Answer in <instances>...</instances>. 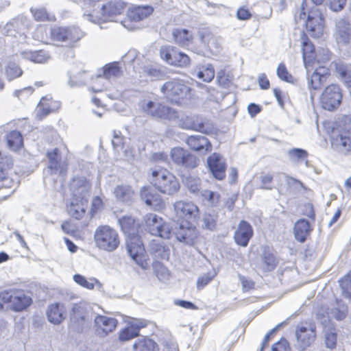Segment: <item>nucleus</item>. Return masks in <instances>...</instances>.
Returning a JSON list of instances; mask_svg holds the SVG:
<instances>
[{
    "label": "nucleus",
    "instance_id": "473e14b6",
    "mask_svg": "<svg viewBox=\"0 0 351 351\" xmlns=\"http://www.w3.org/2000/svg\"><path fill=\"white\" fill-rule=\"evenodd\" d=\"M208 166L213 173L215 176L217 173H224L226 170V163L224 159L218 154L214 153L207 159Z\"/></svg>",
    "mask_w": 351,
    "mask_h": 351
},
{
    "label": "nucleus",
    "instance_id": "37998d69",
    "mask_svg": "<svg viewBox=\"0 0 351 351\" xmlns=\"http://www.w3.org/2000/svg\"><path fill=\"white\" fill-rule=\"evenodd\" d=\"M121 229L124 233L132 234L135 230V219L129 215H124L118 219Z\"/></svg>",
    "mask_w": 351,
    "mask_h": 351
},
{
    "label": "nucleus",
    "instance_id": "4468645a",
    "mask_svg": "<svg viewBox=\"0 0 351 351\" xmlns=\"http://www.w3.org/2000/svg\"><path fill=\"white\" fill-rule=\"evenodd\" d=\"M306 27L311 36L319 38L324 30V18L320 11L314 8L308 12L306 16Z\"/></svg>",
    "mask_w": 351,
    "mask_h": 351
},
{
    "label": "nucleus",
    "instance_id": "a878e982",
    "mask_svg": "<svg viewBox=\"0 0 351 351\" xmlns=\"http://www.w3.org/2000/svg\"><path fill=\"white\" fill-rule=\"evenodd\" d=\"M65 308L63 304L54 303L50 304L47 310V317L49 322L60 324L65 318Z\"/></svg>",
    "mask_w": 351,
    "mask_h": 351
},
{
    "label": "nucleus",
    "instance_id": "864d4df0",
    "mask_svg": "<svg viewBox=\"0 0 351 351\" xmlns=\"http://www.w3.org/2000/svg\"><path fill=\"white\" fill-rule=\"evenodd\" d=\"M66 27H55L51 29L50 35L53 40L66 43Z\"/></svg>",
    "mask_w": 351,
    "mask_h": 351
},
{
    "label": "nucleus",
    "instance_id": "2f4dec72",
    "mask_svg": "<svg viewBox=\"0 0 351 351\" xmlns=\"http://www.w3.org/2000/svg\"><path fill=\"white\" fill-rule=\"evenodd\" d=\"M172 36L176 44L183 47L190 45L193 38L191 32L182 28L173 29L172 31Z\"/></svg>",
    "mask_w": 351,
    "mask_h": 351
},
{
    "label": "nucleus",
    "instance_id": "de8ad7c7",
    "mask_svg": "<svg viewBox=\"0 0 351 351\" xmlns=\"http://www.w3.org/2000/svg\"><path fill=\"white\" fill-rule=\"evenodd\" d=\"M141 327H143V326H134V325H132L131 326L125 328L119 333V340L121 341H126L137 337Z\"/></svg>",
    "mask_w": 351,
    "mask_h": 351
},
{
    "label": "nucleus",
    "instance_id": "3c124183",
    "mask_svg": "<svg viewBox=\"0 0 351 351\" xmlns=\"http://www.w3.org/2000/svg\"><path fill=\"white\" fill-rule=\"evenodd\" d=\"M73 278L77 284L88 289H93L95 287V284L98 282L97 280L95 278L87 280L84 276L80 274H75Z\"/></svg>",
    "mask_w": 351,
    "mask_h": 351
},
{
    "label": "nucleus",
    "instance_id": "e433bc0d",
    "mask_svg": "<svg viewBox=\"0 0 351 351\" xmlns=\"http://www.w3.org/2000/svg\"><path fill=\"white\" fill-rule=\"evenodd\" d=\"M116 198L123 202H130L134 195L131 187L128 185H119L114 191Z\"/></svg>",
    "mask_w": 351,
    "mask_h": 351
},
{
    "label": "nucleus",
    "instance_id": "e2e57ef3",
    "mask_svg": "<svg viewBox=\"0 0 351 351\" xmlns=\"http://www.w3.org/2000/svg\"><path fill=\"white\" fill-rule=\"evenodd\" d=\"M346 3V0H326L324 5L334 12H339L344 8Z\"/></svg>",
    "mask_w": 351,
    "mask_h": 351
},
{
    "label": "nucleus",
    "instance_id": "603ef678",
    "mask_svg": "<svg viewBox=\"0 0 351 351\" xmlns=\"http://www.w3.org/2000/svg\"><path fill=\"white\" fill-rule=\"evenodd\" d=\"M182 182L186 186L188 189L193 193H196L199 191L200 180L199 177H183Z\"/></svg>",
    "mask_w": 351,
    "mask_h": 351
},
{
    "label": "nucleus",
    "instance_id": "9d476101",
    "mask_svg": "<svg viewBox=\"0 0 351 351\" xmlns=\"http://www.w3.org/2000/svg\"><path fill=\"white\" fill-rule=\"evenodd\" d=\"M330 142L332 149L336 152L344 155L351 154V130H333Z\"/></svg>",
    "mask_w": 351,
    "mask_h": 351
},
{
    "label": "nucleus",
    "instance_id": "c85d7f7f",
    "mask_svg": "<svg viewBox=\"0 0 351 351\" xmlns=\"http://www.w3.org/2000/svg\"><path fill=\"white\" fill-rule=\"evenodd\" d=\"M47 156L49 159V165L47 169V173L51 175L63 173L60 163V156L59 149L58 148H54L52 150H49L47 152Z\"/></svg>",
    "mask_w": 351,
    "mask_h": 351
},
{
    "label": "nucleus",
    "instance_id": "69168bd1",
    "mask_svg": "<svg viewBox=\"0 0 351 351\" xmlns=\"http://www.w3.org/2000/svg\"><path fill=\"white\" fill-rule=\"evenodd\" d=\"M289 349V343L288 341L283 337L271 346L272 351H287Z\"/></svg>",
    "mask_w": 351,
    "mask_h": 351
},
{
    "label": "nucleus",
    "instance_id": "f03ea898",
    "mask_svg": "<svg viewBox=\"0 0 351 351\" xmlns=\"http://www.w3.org/2000/svg\"><path fill=\"white\" fill-rule=\"evenodd\" d=\"M127 3L123 0H114L103 5L98 13L84 14L83 17L93 23L99 24L102 28L101 23L112 21L114 16L122 14L125 10Z\"/></svg>",
    "mask_w": 351,
    "mask_h": 351
},
{
    "label": "nucleus",
    "instance_id": "a18cd8bd",
    "mask_svg": "<svg viewBox=\"0 0 351 351\" xmlns=\"http://www.w3.org/2000/svg\"><path fill=\"white\" fill-rule=\"evenodd\" d=\"M172 122L176 123L180 128L183 129H191L202 132H204V124H195L191 121V119L189 117H186L185 120H184L183 118L179 119V116L178 115L177 120Z\"/></svg>",
    "mask_w": 351,
    "mask_h": 351
},
{
    "label": "nucleus",
    "instance_id": "0eeeda50",
    "mask_svg": "<svg viewBox=\"0 0 351 351\" xmlns=\"http://www.w3.org/2000/svg\"><path fill=\"white\" fill-rule=\"evenodd\" d=\"M143 221L145 230L152 235L165 239L170 238L169 226L161 217L154 213H149L144 216Z\"/></svg>",
    "mask_w": 351,
    "mask_h": 351
},
{
    "label": "nucleus",
    "instance_id": "79ce46f5",
    "mask_svg": "<svg viewBox=\"0 0 351 351\" xmlns=\"http://www.w3.org/2000/svg\"><path fill=\"white\" fill-rule=\"evenodd\" d=\"M201 195L203 197V201L207 206L210 207H216L219 206L221 198L219 193L211 191L204 190L201 192Z\"/></svg>",
    "mask_w": 351,
    "mask_h": 351
},
{
    "label": "nucleus",
    "instance_id": "1a4fd4ad",
    "mask_svg": "<svg viewBox=\"0 0 351 351\" xmlns=\"http://www.w3.org/2000/svg\"><path fill=\"white\" fill-rule=\"evenodd\" d=\"M127 249L133 261L143 269H147L149 264L147 260L145 248L141 238L131 236L127 241Z\"/></svg>",
    "mask_w": 351,
    "mask_h": 351
},
{
    "label": "nucleus",
    "instance_id": "ea45409f",
    "mask_svg": "<svg viewBox=\"0 0 351 351\" xmlns=\"http://www.w3.org/2000/svg\"><path fill=\"white\" fill-rule=\"evenodd\" d=\"M178 51L177 48L172 46H162L160 49V56L163 60L174 66V59H176V56Z\"/></svg>",
    "mask_w": 351,
    "mask_h": 351
},
{
    "label": "nucleus",
    "instance_id": "49530a36",
    "mask_svg": "<svg viewBox=\"0 0 351 351\" xmlns=\"http://www.w3.org/2000/svg\"><path fill=\"white\" fill-rule=\"evenodd\" d=\"M83 32L77 27H66V43L73 45L83 37Z\"/></svg>",
    "mask_w": 351,
    "mask_h": 351
},
{
    "label": "nucleus",
    "instance_id": "f704fd0d",
    "mask_svg": "<svg viewBox=\"0 0 351 351\" xmlns=\"http://www.w3.org/2000/svg\"><path fill=\"white\" fill-rule=\"evenodd\" d=\"M133 348L134 351H158L157 343L146 337L138 339L134 343Z\"/></svg>",
    "mask_w": 351,
    "mask_h": 351
},
{
    "label": "nucleus",
    "instance_id": "774afa93",
    "mask_svg": "<svg viewBox=\"0 0 351 351\" xmlns=\"http://www.w3.org/2000/svg\"><path fill=\"white\" fill-rule=\"evenodd\" d=\"M348 313L347 306H342L339 308H335L332 311V314L337 320H343Z\"/></svg>",
    "mask_w": 351,
    "mask_h": 351
},
{
    "label": "nucleus",
    "instance_id": "412c9836",
    "mask_svg": "<svg viewBox=\"0 0 351 351\" xmlns=\"http://www.w3.org/2000/svg\"><path fill=\"white\" fill-rule=\"evenodd\" d=\"M253 233L252 226L246 221L242 220L234 234V239L238 245L246 247L252 237Z\"/></svg>",
    "mask_w": 351,
    "mask_h": 351
},
{
    "label": "nucleus",
    "instance_id": "39448f33",
    "mask_svg": "<svg viewBox=\"0 0 351 351\" xmlns=\"http://www.w3.org/2000/svg\"><path fill=\"white\" fill-rule=\"evenodd\" d=\"M84 178L85 177H73L72 183L71 184V189H73L75 185L82 182V185L73 191L74 196L81 197L80 203L72 202L68 207L69 214L76 219L82 218L86 212V205L83 200L90 189V185L85 181Z\"/></svg>",
    "mask_w": 351,
    "mask_h": 351
},
{
    "label": "nucleus",
    "instance_id": "6e6552de",
    "mask_svg": "<svg viewBox=\"0 0 351 351\" xmlns=\"http://www.w3.org/2000/svg\"><path fill=\"white\" fill-rule=\"evenodd\" d=\"M173 208L176 217L189 224H193L199 217V208L191 201H177Z\"/></svg>",
    "mask_w": 351,
    "mask_h": 351
},
{
    "label": "nucleus",
    "instance_id": "bb28decb",
    "mask_svg": "<svg viewBox=\"0 0 351 351\" xmlns=\"http://www.w3.org/2000/svg\"><path fill=\"white\" fill-rule=\"evenodd\" d=\"M25 27L23 21L20 19H14L11 22L8 23L3 27V33L7 36L19 38V41L24 39V30Z\"/></svg>",
    "mask_w": 351,
    "mask_h": 351
},
{
    "label": "nucleus",
    "instance_id": "2eb2a0df",
    "mask_svg": "<svg viewBox=\"0 0 351 351\" xmlns=\"http://www.w3.org/2000/svg\"><path fill=\"white\" fill-rule=\"evenodd\" d=\"M150 183L164 194L173 195L180 189L176 177H151Z\"/></svg>",
    "mask_w": 351,
    "mask_h": 351
},
{
    "label": "nucleus",
    "instance_id": "f3484780",
    "mask_svg": "<svg viewBox=\"0 0 351 351\" xmlns=\"http://www.w3.org/2000/svg\"><path fill=\"white\" fill-rule=\"evenodd\" d=\"M333 37L338 45H347L351 43V27L346 19H340L336 21Z\"/></svg>",
    "mask_w": 351,
    "mask_h": 351
},
{
    "label": "nucleus",
    "instance_id": "6e6d98bb",
    "mask_svg": "<svg viewBox=\"0 0 351 351\" xmlns=\"http://www.w3.org/2000/svg\"><path fill=\"white\" fill-rule=\"evenodd\" d=\"M216 275L217 272L215 270H213L199 276L197 280L196 284L197 289H202L205 287Z\"/></svg>",
    "mask_w": 351,
    "mask_h": 351
},
{
    "label": "nucleus",
    "instance_id": "0e129e2a",
    "mask_svg": "<svg viewBox=\"0 0 351 351\" xmlns=\"http://www.w3.org/2000/svg\"><path fill=\"white\" fill-rule=\"evenodd\" d=\"M278 77L285 82H291L292 76L289 73L286 66L283 63L279 64L276 71Z\"/></svg>",
    "mask_w": 351,
    "mask_h": 351
},
{
    "label": "nucleus",
    "instance_id": "a211bd4d",
    "mask_svg": "<svg viewBox=\"0 0 351 351\" xmlns=\"http://www.w3.org/2000/svg\"><path fill=\"white\" fill-rule=\"evenodd\" d=\"M90 320L91 317L89 315V311L84 306L75 304L73 306L71 322L73 328L76 331L82 330L84 326L88 324Z\"/></svg>",
    "mask_w": 351,
    "mask_h": 351
},
{
    "label": "nucleus",
    "instance_id": "58836bf2",
    "mask_svg": "<svg viewBox=\"0 0 351 351\" xmlns=\"http://www.w3.org/2000/svg\"><path fill=\"white\" fill-rule=\"evenodd\" d=\"M7 143L10 149L18 151L23 145L21 134L17 131H12L7 135Z\"/></svg>",
    "mask_w": 351,
    "mask_h": 351
},
{
    "label": "nucleus",
    "instance_id": "8fccbe9b",
    "mask_svg": "<svg viewBox=\"0 0 351 351\" xmlns=\"http://www.w3.org/2000/svg\"><path fill=\"white\" fill-rule=\"evenodd\" d=\"M5 76L10 81L20 77L23 71L15 62H9L5 68Z\"/></svg>",
    "mask_w": 351,
    "mask_h": 351
},
{
    "label": "nucleus",
    "instance_id": "7c9ffc66",
    "mask_svg": "<svg viewBox=\"0 0 351 351\" xmlns=\"http://www.w3.org/2000/svg\"><path fill=\"white\" fill-rule=\"evenodd\" d=\"M215 69L212 64H199L194 68L193 75L205 82H210L215 77Z\"/></svg>",
    "mask_w": 351,
    "mask_h": 351
},
{
    "label": "nucleus",
    "instance_id": "7ed1b4c3",
    "mask_svg": "<svg viewBox=\"0 0 351 351\" xmlns=\"http://www.w3.org/2000/svg\"><path fill=\"white\" fill-rule=\"evenodd\" d=\"M139 105L143 112L147 116L162 121H176L177 120L178 112L159 102L143 99Z\"/></svg>",
    "mask_w": 351,
    "mask_h": 351
},
{
    "label": "nucleus",
    "instance_id": "052dcab7",
    "mask_svg": "<svg viewBox=\"0 0 351 351\" xmlns=\"http://www.w3.org/2000/svg\"><path fill=\"white\" fill-rule=\"evenodd\" d=\"M176 57V59H174V66L184 67L189 65L190 58L186 53L178 50Z\"/></svg>",
    "mask_w": 351,
    "mask_h": 351
},
{
    "label": "nucleus",
    "instance_id": "c03bdc74",
    "mask_svg": "<svg viewBox=\"0 0 351 351\" xmlns=\"http://www.w3.org/2000/svg\"><path fill=\"white\" fill-rule=\"evenodd\" d=\"M23 55L25 58L36 63H45L49 58L48 53L43 50L24 52Z\"/></svg>",
    "mask_w": 351,
    "mask_h": 351
},
{
    "label": "nucleus",
    "instance_id": "5701e85b",
    "mask_svg": "<svg viewBox=\"0 0 351 351\" xmlns=\"http://www.w3.org/2000/svg\"><path fill=\"white\" fill-rule=\"evenodd\" d=\"M154 12V8L151 5H136L127 11L128 19L131 22H138L149 17Z\"/></svg>",
    "mask_w": 351,
    "mask_h": 351
},
{
    "label": "nucleus",
    "instance_id": "6ab92c4d",
    "mask_svg": "<svg viewBox=\"0 0 351 351\" xmlns=\"http://www.w3.org/2000/svg\"><path fill=\"white\" fill-rule=\"evenodd\" d=\"M95 332L99 337H105L117 327V320L114 317L98 315L95 319Z\"/></svg>",
    "mask_w": 351,
    "mask_h": 351
},
{
    "label": "nucleus",
    "instance_id": "72a5a7b5",
    "mask_svg": "<svg viewBox=\"0 0 351 351\" xmlns=\"http://www.w3.org/2000/svg\"><path fill=\"white\" fill-rule=\"evenodd\" d=\"M186 143L195 151H201L204 149L208 150L211 146L208 140L202 135L190 136L186 138Z\"/></svg>",
    "mask_w": 351,
    "mask_h": 351
},
{
    "label": "nucleus",
    "instance_id": "aec40b11",
    "mask_svg": "<svg viewBox=\"0 0 351 351\" xmlns=\"http://www.w3.org/2000/svg\"><path fill=\"white\" fill-rule=\"evenodd\" d=\"M261 264L264 271L274 270L278 265V259L273 247L263 245L260 251Z\"/></svg>",
    "mask_w": 351,
    "mask_h": 351
},
{
    "label": "nucleus",
    "instance_id": "c756f323",
    "mask_svg": "<svg viewBox=\"0 0 351 351\" xmlns=\"http://www.w3.org/2000/svg\"><path fill=\"white\" fill-rule=\"evenodd\" d=\"M312 229L310 223L305 219H299L294 226L293 233L295 239L301 243H304L307 237L309 236Z\"/></svg>",
    "mask_w": 351,
    "mask_h": 351
},
{
    "label": "nucleus",
    "instance_id": "f8f14e48",
    "mask_svg": "<svg viewBox=\"0 0 351 351\" xmlns=\"http://www.w3.org/2000/svg\"><path fill=\"white\" fill-rule=\"evenodd\" d=\"M297 346L301 350H306L316 339V326L313 324L308 326H298L295 330Z\"/></svg>",
    "mask_w": 351,
    "mask_h": 351
},
{
    "label": "nucleus",
    "instance_id": "5fc2aeb1",
    "mask_svg": "<svg viewBox=\"0 0 351 351\" xmlns=\"http://www.w3.org/2000/svg\"><path fill=\"white\" fill-rule=\"evenodd\" d=\"M34 19L37 21H52L54 17L49 14L45 8L31 9Z\"/></svg>",
    "mask_w": 351,
    "mask_h": 351
},
{
    "label": "nucleus",
    "instance_id": "c9c22d12",
    "mask_svg": "<svg viewBox=\"0 0 351 351\" xmlns=\"http://www.w3.org/2000/svg\"><path fill=\"white\" fill-rule=\"evenodd\" d=\"M54 104L55 102L53 101L51 99L47 97H43L40 99L36 108L37 116L40 119H42L43 117L53 112L56 107Z\"/></svg>",
    "mask_w": 351,
    "mask_h": 351
},
{
    "label": "nucleus",
    "instance_id": "423d86ee",
    "mask_svg": "<svg viewBox=\"0 0 351 351\" xmlns=\"http://www.w3.org/2000/svg\"><path fill=\"white\" fill-rule=\"evenodd\" d=\"M160 91L171 103L181 104L184 99L189 98L191 88L182 80H172L165 82Z\"/></svg>",
    "mask_w": 351,
    "mask_h": 351
},
{
    "label": "nucleus",
    "instance_id": "4c0bfd02",
    "mask_svg": "<svg viewBox=\"0 0 351 351\" xmlns=\"http://www.w3.org/2000/svg\"><path fill=\"white\" fill-rule=\"evenodd\" d=\"M287 155L289 161L292 163H300L306 162L307 164L308 153L306 150L301 148H293L287 151Z\"/></svg>",
    "mask_w": 351,
    "mask_h": 351
},
{
    "label": "nucleus",
    "instance_id": "338daca9",
    "mask_svg": "<svg viewBox=\"0 0 351 351\" xmlns=\"http://www.w3.org/2000/svg\"><path fill=\"white\" fill-rule=\"evenodd\" d=\"M34 91L32 86H27L24 88L16 90L14 93V95L21 100L27 98Z\"/></svg>",
    "mask_w": 351,
    "mask_h": 351
},
{
    "label": "nucleus",
    "instance_id": "b1692460",
    "mask_svg": "<svg viewBox=\"0 0 351 351\" xmlns=\"http://www.w3.org/2000/svg\"><path fill=\"white\" fill-rule=\"evenodd\" d=\"M141 197L145 204L156 210L162 209L164 202L158 194L152 193L148 187H143L141 191Z\"/></svg>",
    "mask_w": 351,
    "mask_h": 351
},
{
    "label": "nucleus",
    "instance_id": "09e8293b",
    "mask_svg": "<svg viewBox=\"0 0 351 351\" xmlns=\"http://www.w3.org/2000/svg\"><path fill=\"white\" fill-rule=\"evenodd\" d=\"M342 295L351 299V274H348L339 280Z\"/></svg>",
    "mask_w": 351,
    "mask_h": 351
},
{
    "label": "nucleus",
    "instance_id": "dca6fc26",
    "mask_svg": "<svg viewBox=\"0 0 351 351\" xmlns=\"http://www.w3.org/2000/svg\"><path fill=\"white\" fill-rule=\"evenodd\" d=\"M171 158L177 165L187 169L197 167L199 160L187 150L181 147H174L171 150Z\"/></svg>",
    "mask_w": 351,
    "mask_h": 351
},
{
    "label": "nucleus",
    "instance_id": "680f3d73",
    "mask_svg": "<svg viewBox=\"0 0 351 351\" xmlns=\"http://www.w3.org/2000/svg\"><path fill=\"white\" fill-rule=\"evenodd\" d=\"M203 226L208 230L215 229L217 223V216L210 213H206L203 217Z\"/></svg>",
    "mask_w": 351,
    "mask_h": 351
},
{
    "label": "nucleus",
    "instance_id": "4be33fe9",
    "mask_svg": "<svg viewBox=\"0 0 351 351\" xmlns=\"http://www.w3.org/2000/svg\"><path fill=\"white\" fill-rule=\"evenodd\" d=\"M329 75V71L325 66L316 68L311 77L307 79V85L309 89L317 90L325 83Z\"/></svg>",
    "mask_w": 351,
    "mask_h": 351
},
{
    "label": "nucleus",
    "instance_id": "20e7f679",
    "mask_svg": "<svg viewBox=\"0 0 351 351\" xmlns=\"http://www.w3.org/2000/svg\"><path fill=\"white\" fill-rule=\"evenodd\" d=\"M94 239L99 249L107 252L115 250L120 243L117 230L106 225L99 226L96 228Z\"/></svg>",
    "mask_w": 351,
    "mask_h": 351
},
{
    "label": "nucleus",
    "instance_id": "bf43d9fd",
    "mask_svg": "<svg viewBox=\"0 0 351 351\" xmlns=\"http://www.w3.org/2000/svg\"><path fill=\"white\" fill-rule=\"evenodd\" d=\"M325 344L326 348L334 349L337 345V333L332 330H328L325 333Z\"/></svg>",
    "mask_w": 351,
    "mask_h": 351
},
{
    "label": "nucleus",
    "instance_id": "a19ab883",
    "mask_svg": "<svg viewBox=\"0 0 351 351\" xmlns=\"http://www.w3.org/2000/svg\"><path fill=\"white\" fill-rule=\"evenodd\" d=\"M116 154L117 160H124L129 162L134 161L137 157L136 151L130 145H123V148Z\"/></svg>",
    "mask_w": 351,
    "mask_h": 351
},
{
    "label": "nucleus",
    "instance_id": "cd10ccee",
    "mask_svg": "<svg viewBox=\"0 0 351 351\" xmlns=\"http://www.w3.org/2000/svg\"><path fill=\"white\" fill-rule=\"evenodd\" d=\"M121 67L118 62H112L106 64L103 68V75H97V81L99 82H108V80H114L121 75Z\"/></svg>",
    "mask_w": 351,
    "mask_h": 351
},
{
    "label": "nucleus",
    "instance_id": "f257e3e1",
    "mask_svg": "<svg viewBox=\"0 0 351 351\" xmlns=\"http://www.w3.org/2000/svg\"><path fill=\"white\" fill-rule=\"evenodd\" d=\"M32 302V298L23 290L10 289L0 292V308L6 304L7 308L21 312L26 309Z\"/></svg>",
    "mask_w": 351,
    "mask_h": 351
},
{
    "label": "nucleus",
    "instance_id": "9b49d317",
    "mask_svg": "<svg viewBox=\"0 0 351 351\" xmlns=\"http://www.w3.org/2000/svg\"><path fill=\"white\" fill-rule=\"evenodd\" d=\"M341 99L340 88L336 84H330L325 88L321 95V106L324 110L332 111L339 106Z\"/></svg>",
    "mask_w": 351,
    "mask_h": 351
},
{
    "label": "nucleus",
    "instance_id": "4d7b16f0",
    "mask_svg": "<svg viewBox=\"0 0 351 351\" xmlns=\"http://www.w3.org/2000/svg\"><path fill=\"white\" fill-rule=\"evenodd\" d=\"M80 172L82 175L93 176L95 173L98 175L102 173L99 169L93 165V163L89 162H83L79 165Z\"/></svg>",
    "mask_w": 351,
    "mask_h": 351
},
{
    "label": "nucleus",
    "instance_id": "393cba45",
    "mask_svg": "<svg viewBox=\"0 0 351 351\" xmlns=\"http://www.w3.org/2000/svg\"><path fill=\"white\" fill-rule=\"evenodd\" d=\"M302 40V56L305 68L308 72V66L314 62L316 58L315 48L311 42L303 33L301 36Z\"/></svg>",
    "mask_w": 351,
    "mask_h": 351
},
{
    "label": "nucleus",
    "instance_id": "ddd939ff",
    "mask_svg": "<svg viewBox=\"0 0 351 351\" xmlns=\"http://www.w3.org/2000/svg\"><path fill=\"white\" fill-rule=\"evenodd\" d=\"M173 232L180 242L189 245H195L198 240L199 232L193 224H189L185 226L183 224L176 225Z\"/></svg>",
    "mask_w": 351,
    "mask_h": 351
},
{
    "label": "nucleus",
    "instance_id": "13d9d810",
    "mask_svg": "<svg viewBox=\"0 0 351 351\" xmlns=\"http://www.w3.org/2000/svg\"><path fill=\"white\" fill-rule=\"evenodd\" d=\"M112 145L113 147V149L114 151V154L118 153L123 148V145H125L123 143V137L121 135L120 131L114 130L113 131V138L112 140Z\"/></svg>",
    "mask_w": 351,
    "mask_h": 351
}]
</instances>
